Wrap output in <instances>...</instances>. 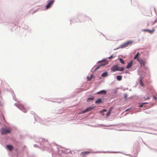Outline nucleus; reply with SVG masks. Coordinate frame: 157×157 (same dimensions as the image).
Segmentation results:
<instances>
[{
    "label": "nucleus",
    "instance_id": "1",
    "mask_svg": "<svg viewBox=\"0 0 157 157\" xmlns=\"http://www.w3.org/2000/svg\"><path fill=\"white\" fill-rule=\"evenodd\" d=\"M1 14H0V23L1 24L8 26L9 28L11 29L15 26H17L18 22L16 19H7L6 20L4 18H1Z\"/></svg>",
    "mask_w": 157,
    "mask_h": 157
},
{
    "label": "nucleus",
    "instance_id": "2",
    "mask_svg": "<svg viewBox=\"0 0 157 157\" xmlns=\"http://www.w3.org/2000/svg\"><path fill=\"white\" fill-rule=\"evenodd\" d=\"M137 61L139 63L140 67L143 68V69L146 71L148 69L147 67L145 66L146 61L144 58H140L139 60V61Z\"/></svg>",
    "mask_w": 157,
    "mask_h": 157
},
{
    "label": "nucleus",
    "instance_id": "3",
    "mask_svg": "<svg viewBox=\"0 0 157 157\" xmlns=\"http://www.w3.org/2000/svg\"><path fill=\"white\" fill-rule=\"evenodd\" d=\"M141 87L144 88L145 90L147 91V94H151V90L149 91V87L147 86V84L145 83H144L143 82L139 83Z\"/></svg>",
    "mask_w": 157,
    "mask_h": 157
},
{
    "label": "nucleus",
    "instance_id": "4",
    "mask_svg": "<svg viewBox=\"0 0 157 157\" xmlns=\"http://www.w3.org/2000/svg\"><path fill=\"white\" fill-rule=\"evenodd\" d=\"M55 2L51 0H48L47 2V4L45 6V10H47L50 8L54 3Z\"/></svg>",
    "mask_w": 157,
    "mask_h": 157
},
{
    "label": "nucleus",
    "instance_id": "5",
    "mask_svg": "<svg viewBox=\"0 0 157 157\" xmlns=\"http://www.w3.org/2000/svg\"><path fill=\"white\" fill-rule=\"evenodd\" d=\"M10 129L6 128H2L1 130V132L2 135H5L8 133H10Z\"/></svg>",
    "mask_w": 157,
    "mask_h": 157
},
{
    "label": "nucleus",
    "instance_id": "6",
    "mask_svg": "<svg viewBox=\"0 0 157 157\" xmlns=\"http://www.w3.org/2000/svg\"><path fill=\"white\" fill-rule=\"evenodd\" d=\"M70 25H71L72 23H75L76 22H81V21L80 19L78 18L77 16L76 17H73L70 19Z\"/></svg>",
    "mask_w": 157,
    "mask_h": 157
},
{
    "label": "nucleus",
    "instance_id": "7",
    "mask_svg": "<svg viewBox=\"0 0 157 157\" xmlns=\"http://www.w3.org/2000/svg\"><path fill=\"white\" fill-rule=\"evenodd\" d=\"M90 20L92 22V20L90 17L85 14L84 17L82 19V20L81 21V22H86V21H89Z\"/></svg>",
    "mask_w": 157,
    "mask_h": 157
},
{
    "label": "nucleus",
    "instance_id": "8",
    "mask_svg": "<svg viewBox=\"0 0 157 157\" xmlns=\"http://www.w3.org/2000/svg\"><path fill=\"white\" fill-rule=\"evenodd\" d=\"M109 62L106 61L105 62L101 63H98V66L96 67L98 70L101 67L105 66L109 64Z\"/></svg>",
    "mask_w": 157,
    "mask_h": 157
},
{
    "label": "nucleus",
    "instance_id": "9",
    "mask_svg": "<svg viewBox=\"0 0 157 157\" xmlns=\"http://www.w3.org/2000/svg\"><path fill=\"white\" fill-rule=\"evenodd\" d=\"M141 57V53L138 52L135 55L134 57V59L136 60L137 61H139V60Z\"/></svg>",
    "mask_w": 157,
    "mask_h": 157
},
{
    "label": "nucleus",
    "instance_id": "10",
    "mask_svg": "<svg viewBox=\"0 0 157 157\" xmlns=\"http://www.w3.org/2000/svg\"><path fill=\"white\" fill-rule=\"evenodd\" d=\"M138 75H140V76H142V77L144 78L146 76V73L143 70L140 71L138 70Z\"/></svg>",
    "mask_w": 157,
    "mask_h": 157
},
{
    "label": "nucleus",
    "instance_id": "11",
    "mask_svg": "<svg viewBox=\"0 0 157 157\" xmlns=\"http://www.w3.org/2000/svg\"><path fill=\"white\" fill-rule=\"evenodd\" d=\"M118 65L116 64L114 65L111 68V70L113 72L117 71V70H118Z\"/></svg>",
    "mask_w": 157,
    "mask_h": 157
},
{
    "label": "nucleus",
    "instance_id": "12",
    "mask_svg": "<svg viewBox=\"0 0 157 157\" xmlns=\"http://www.w3.org/2000/svg\"><path fill=\"white\" fill-rule=\"evenodd\" d=\"M142 31L144 32H147L151 34L154 32L155 29H143L142 30Z\"/></svg>",
    "mask_w": 157,
    "mask_h": 157
},
{
    "label": "nucleus",
    "instance_id": "13",
    "mask_svg": "<svg viewBox=\"0 0 157 157\" xmlns=\"http://www.w3.org/2000/svg\"><path fill=\"white\" fill-rule=\"evenodd\" d=\"M127 47V45L126 43V42L123 43L122 44H121V45H120L119 47H117V48H115L114 49V50H116L117 49H118L120 48H124Z\"/></svg>",
    "mask_w": 157,
    "mask_h": 157
},
{
    "label": "nucleus",
    "instance_id": "14",
    "mask_svg": "<svg viewBox=\"0 0 157 157\" xmlns=\"http://www.w3.org/2000/svg\"><path fill=\"white\" fill-rule=\"evenodd\" d=\"M95 102L96 104H102L103 103L104 101L101 98H100L96 100Z\"/></svg>",
    "mask_w": 157,
    "mask_h": 157
},
{
    "label": "nucleus",
    "instance_id": "15",
    "mask_svg": "<svg viewBox=\"0 0 157 157\" xmlns=\"http://www.w3.org/2000/svg\"><path fill=\"white\" fill-rule=\"evenodd\" d=\"M84 14L81 13H78L77 14V16L79 18L81 21H82V19L84 17Z\"/></svg>",
    "mask_w": 157,
    "mask_h": 157
},
{
    "label": "nucleus",
    "instance_id": "16",
    "mask_svg": "<svg viewBox=\"0 0 157 157\" xmlns=\"http://www.w3.org/2000/svg\"><path fill=\"white\" fill-rule=\"evenodd\" d=\"M10 92L11 93V94L12 95V96L13 97V100H14V101H16L18 102V101H17V99L15 97V95L14 93L13 90H11Z\"/></svg>",
    "mask_w": 157,
    "mask_h": 157
},
{
    "label": "nucleus",
    "instance_id": "17",
    "mask_svg": "<svg viewBox=\"0 0 157 157\" xmlns=\"http://www.w3.org/2000/svg\"><path fill=\"white\" fill-rule=\"evenodd\" d=\"M133 62L132 61H130L127 64L126 68H129L132 67L133 65Z\"/></svg>",
    "mask_w": 157,
    "mask_h": 157
},
{
    "label": "nucleus",
    "instance_id": "18",
    "mask_svg": "<svg viewBox=\"0 0 157 157\" xmlns=\"http://www.w3.org/2000/svg\"><path fill=\"white\" fill-rule=\"evenodd\" d=\"M107 90H102L97 92L96 94H105L106 93Z\"/></svg>",
    "mask_w": 157,
    "mask_h": 157
},
{
    "label": "nucleus",
    "instance_id": "19",
    "mask_svg": "<svg viewBox=\"0 0 157 157\" xmlns=\"http://www.w3.org/2000/svg\"><path fill=\"white\" fill-rule=\"evenodd\" d=\"M91 152L89 151H83L81 153V155L82 157H84L86 156L87 154H89Z\"/></svg>",
    "mask_w": 157,
    "mask_h": 157
},
{
    "label": "nucleus",
    "instance_id": "20",
    "mask_svg": "<svg viewBox=\"0 0 157 157\" xmlns=\"http://www.w3.org/2000/svg\"><path fill=\"white\" fill-rule=\"evenodd\" d=\"M133 42V41L132 40H128L126 42L127 47L132 45Z\"/></svg>",
    "mask_w": 157,
    "mask_h": 157
},
{
    "label": "nucleus",
    "instance_id": "21",
    "mask_svg": "<svg viewBox=\"0 0 157 157\" xmlns=\"http://www.w3.org/2000/svg\"><path fill=\"white\" fill-rule=\"evenodd\" d=\"M108 73L107 71H105L103 72L101 75V77L105 78L107 77L108 76Z\"/></svg>",
    "mask_w": 157,
    "mask_h": 157
},
{
    "label": "nucleus",
    "instance_id": "22",
    "mask_svg": "<svg viewBox=\"0 0 157 157\" xmlns=\"http://www.w3.org/2000/svg\"><path fill=\"white\" fill-rule=\"evenodd\" d=\"M94 98V96L91 95L89 96V97L87 99L86 101L87 102L93 100Z\"/></svg>",
    "mask_w": 157,
    "mask_h": 157
},
{
    "label": "nucleus",
    "instance_id": "23",
    "mask_svg": "<svg viewBox=\"0 0 157 157\" xmlns=\"http://www.w3.org/2000/svg\"><path fill=\"white\" fill-rule=\"evenodd\" d=\"M108 59L107 57H106L105 58H104L101 60H99V61H98L97 63V64H98L99 63H102V62L103 61H105V62L106 61H108L109 62L108 60H107Z\"/></svg>",
    "mask_w": 157,
    "mask_h": 157
},
{
    "label": "nucleus",
    "instance_id": "24",
    "mask_svg": "<svg viewBox=\"0 0 157 157\" xmlns=\"http://www.w3.org/2000/svg\"><path fill=\"white\" fill-rule=\"evenodd\" d=\"M14 105L17 108H24L23 107H25V106L24 105H23H23H21V102H20V108L19 106H18V104H17V103H15L14 104Z\"/></svg>",
    "mask_w": 157,
    "mask_h": 157
},
{
    "label": "nucleus",
    "instance_id": "25",
    "mask_svg": "<svg viewBox=\"0 0 157 157\" xmlns=\"http://www.w3.org/2000/svg\"><path fill=\"white\" fill-rule=\"evenodd\" d=\"M125 69V68L123 66L121 67H119L118 66V70H117V71H121Z\"/></svg>",
    "mask_w": 157,
    "mask_h": 157
},
{
    "label": "nucleus",
    "instance_id": "26",
    "mask_svg": "<svg viewBox=\"0 0 157 157\" xmlns=\"http://www.w3.org/2000/svg\"><path fill=\"white\" fill-rule=\"evenodd\" d=\"M122 76L121 75H117V76L116 79L118 81H121L122 79Z\"/></svg>",
    "mask_w": 157,
    "mask_h": 157
},
{
    "label": "nucleus",
    "instance_id": "27",
    "mask_svg": "<svg viewBox=\"0 0 157 157\" xmlns=\"http://www.w3.org/2000/svg\"><path fill=\"white\" fill-rule=\"evenodd\" d=\"M146 103V102H142L140 104H137L136 105V107H142L144 106V105Z\"/></svg>",
    "mask_w": 157,
    "mask_h": 157
},
{
    "label": "nucleus",
    "instance_id": "28",
    "mask_svg": "<svg viewBox=\"0 0 157 157\" xmlns=\"http://www.w3.org/2000/svg\"><path fill=\"white\" fill-rule=\"evenodd\" d=\"M118 59L120 62L122 64H124L125 63L123 59L121 58H118Z\"/></svg>",
    "mask_w": 157,
    "mask_h": 157
},
{
    "label": "nucleus",
    "instance_id": "29",
    "mask_svg": "<svg viewBox=\"0 0 157 157\" xmlns=\"http://www.w3.org/2000/svg\"><path fill=\"white\" fill-rule=\"evenodd\" d=\"M80 92H78L77 93L74 94L72 95H71L69 97V98H72L75 97L77 94V93H80Z\"/></svg>",
    "mask_w": 157,
    "mask_h": 157
},
{
    "label": "nucleus",
    "instance_id": "30",
    "mask_svg": "<svg viewBox=\"0 0 157 157\" xmlns=\"http://www.w3.org/2000/svg\"><path fill=\"white\" fill-rule=\"evenodd\" d=\"M7 147L10 151H11L13 148V146L11 145H7Z\"/></svg>",
    "mask_w": 157,
    "mask_h": 157
},
{
    "label": "nucleus",
    "instance_id": "31",
    "mask_svg": "<svg viewBox=\"0 0 157 157\" xmlns=\"http://www.w3.org/2000/svg\"><path fill=\"white\" fill-rule=\"evenodd\" d=\"M116 56H114L113 54H112L109 57H107L108 59H110V60H112L113 58L115 57Z\"/></svg>",
    "mask_w": 157,
    "mask_h": 157
},
{
    "label": "nucleus",
    "instance_id": "32",
    "mask_svg": "<svg viewBox=\"0 0 157 157\" xmlns=\"http://www.w3.org/2000/svg\"><path fill=\"white\" fill-rule=\"evenodd\" d=\"M144 100H147L150 99V96H148L147 97H146L145 96H144L142 98Z\"/></svg>",
    "mask_w": 157,
    "mask_h": 157
},
{
    "label": "nucleus",
    "instance_id": "33",
    "mask_svg": "<svg viewBox=\"0 0 157 157\" xmlns=\"http://www.w3.org/2000/svg\"><path fill=\"white\" fill-rule=\"evenodd\" d=\"M106 109H104L102 110V111H100V113L101 114H102L103 116L105 115V112H106Z\"/></svg>",
    "mask_w": 157,
    "mask_h": 157
},
{
    "label": "nucleus",
    "instance_id": "34",
    "mask_svg": "<svg viewBox=\"0 0 157 157\" xmlns=\"http://www.w3.org/2000/svg\"><path fill=\"white\" fill-rule=\"evenodd\" d=\"M144 78L142 77V76H140L139 78L138 79V81L139 83L142 82V79Z\"/></svg>",
    "mask_w": 157,
    "mask_h": 157
},
{
    "label": "nucleus",
    "instance_id": "35",
    "mask_svg": "<svg viewBox=\"0 0 157 157\" xmlns=\"http://www.w3.org/2000/svg\"><path fill=\"white\" fill-rule=\"evenodd\" d=\"M92 109H86L84 111H83L82 113H84Z\"/></svg>",
    "mask_w": 157,
    "mask_h": 157
},
{
    "label": "nucleus",
    "instance_id": "36",
    "mask_svg": "<svg viewBox=\"0 0 157 157\" xmlns=\"http://www.w3.org/2000/svg\"><path fill=\"white\" fill-rule=\"evenodd\" d=\"M111 111V109H109V111L106 113V117H108L109 116Z\"/></svg>",
    "mask_w": 157,
    "mask_h": 157
},
{
    "label": "nucleus",
    "instance_id": "37",
    "mask_svg": "<svg viewBox=\"0 0 157 157\" xmlns=\"http://www.w3.org/2000/svg\"><path fill=\"white\" fill-rule=\"evenodd\" d=\"M128 95L127 93H125L124 95V98L125 100H127L128 99Z\"/></svg>",
    "mask_w": 157,
    "mask_h": 157
},
{
    "label": "nucleus",
    "instance_id": "38",
    "mask_svg": "<svg viewBox=\"0 0 157 157\" xmlns=\"http://www.w3.org/2000/svg\"><path fill=\"white\" fill-rule=\"evenodd\" d=\"M95 66H94V67L92 68V69L90 70V71H91L92 72H94L98 70V69L97 68H96L94 69V70H93V68Z\"/></svg>",
    "mask_w": 157,
    "mask_h": 157
},
{
    "label": "nucleus",
    "instance_id": "39",
    "mask_svg": "<svg viewBox=\"0 0 157 157\" xmlns=\"http://www.w3.org/2000/svg\"><path fill=\"white\" fill-rule=\"evenodd\" d=\"M153 100H155V101H156L157 100V98L154 95L152 94Z\"/></svg>",
    "mask_w": 157,
    "mask_h": 157
},
{
    "label": "nucleus",
    "instance_id": "40",
    "mask_svg": "<svg viewBox=\"0 0 157 157\" xmlns=\"http://www.w3.org/2000/svg\"><path fill=\"white\" fill-rule=\"evenodd\" d=\"M90 77L91 79H92V78H95V76L93 74H91Z\"/></svg>",
    "mask_w": 157,
    "mask_h": 157
},
{
    "label": "nucleus",
    "instance_id": "41",
    "mask_svg": "<svg viewBox=\"0 0 157 157\" xmlns=\"http://www.w3.org/2000/svg\"><path fill=\"white\" fill-rule=\"evenodd\" d=\"M144 55H146L147 56H148L149 55V52L148 51H146L144 52Z\"/></svg>",
    "mask_w": 157,
    "mask_h": 157
},
{
    "label": "nucleus",
    "instance_id": "42",
    "mask_svg": "<svg viewBox=\"0 0 157 157\" xmlns=\"http://www.w3.org/2000/svg\"><path fill=\"white\" fill-rule=\"evenodd\" d=\"M64 101H57L56 103H57L59 104H60L61 103H63Z\"/></svg>",
    "mask_w": 157,
    "mask_h": 157
},
{
    "label": "nucleus",
    "instance_id": "43",
    "mask_svg": "<svg viewBox=\"0 0 157 157\" xmlns=\"http://www.w3.org/2000/svg\"><path fill=\"white\" fill-rule=\"evenodd\" d=\"M51 98H44V99L45 100H46L47 101H52L51 100Z\"/></svg>",
    "mask_w": 157,
    "mask_h": 157
},
{
    "label": "nucleus",
    "instance_id": "44",
    "mask_svg": "<svg viewBox=\"0 0 157 157\" xmlns=\"http://www.w3.org/2000/svg\"><path fill=\"white\" fill-rule=\"evenodd\" d=\"M86 78L87 79V80L88 81H90L91 79L90 77L89 76H87Z\"/></svg>",
    "mask_w": 157,
    "mask_h": 157
},
{
    "label": "nucleus",
    "instance_id": "45",
    "mask_svg": "<svg viewBox=\"0 0 157 157\" xmlns=\"http://www.w3.org/2000/svg\"><path fill=\"white\" fill-rule=\"evenodd\" d=\"M105 81V80H104V79H103L101 80L99 82V84H101L102 82H104Z\"/></svg>",
    "mask_w": 157,
    "mask_h": 157
},
{
    "label": "nucleus",
    "instance_id": "46",
    "mask_svg": "<svg viewBox=\"0 0 157 157\" xmlns=\"http://www.w3.org/2000/svg\"><path fill=\"white\" fill-rule=\"evenodd\" d=\"M86 108H95L94 107L90 106L87 107H86Z\"/></svg>",
    "mask_w": 157,
    "mask_h": 157
},
{
    "label": "nucleus",
    "instance_id": "47",
    "mask_svg": "<svg viewBox=\"0 0 157 157\" xmlns=\"http://www.w3.org/2000/svg\"><path fill=\"white\" fill-rule=\"evenodd\" d=\"M154 11H155V13L157 15V13L156 11V9L155 7H154Z\"/></svg>",
    "mask_w": 157,
    "mask_h": 157
},
{
    "label": "nucleus",
    "instance_id": "48",
    "mask_svg": "<svg viewBox=\"0 0 157 157\" xmlns=\"http://www.w3.org/2000/svg\"><path fill=\"white\" fill-rule=\"evenodd\" d=\"M113 93L115 94H116L117 93V90H115L113 91Z\"/></svg>",
    "mask_w": 157,
    "mask_h": 157
},
{
    "label": "nucleus",
    "instance_id": "49",
    "mask_svg": "<svg viewBox=\"0 0 157 157\" xmlns=\"http://www.w3.org/2000/svg\"><path fill=\"white\" fill-rule=\"evenodd\" d=\"M157 22V18H156L155 20L154 21V23H155L156 22Z\"/></svg>",
    "mask_w": 157,
    "mask_h": 157
},
{
    "label": "nucleus",
    "instance_id": "50",
    "mask_svg": "<svg viewBox=\"0 0 157 157\" xmlns=\"http://www.w3.org/2000/svg\"><path fill=\"white\" fill-rule=\"evenodd\" d=\"M100 33L102 34V35L105 37V38H106V36L104 34H103L102 33L100 32Z\"/></svg>",
    "mask_w": 157,
    "mask_h": 157
},
{
    "label": "nucleus",
    "instance_id": "51",
    "mask_svg": "<svg viewBox=\"0 0 157 157\" xmlns=\"http://www.w3.org/2000/svg\"><path fill=\"white\" fill-rule=\"evenodd\" d=\"M138 83L137 82H136V85L134 86V87H136L137 86V85Z\"/></svg>",
    "mask_w": 157,
    "mask_h": 157
},
{
    "label": "nucleus",
    "instance_id": "52",
    "mask_svg": "<svg viewBox=\"0 0 157 157\" xmlns=\"http://www.w3.org/2000/svg\"><path fill=\"white\" fill-rule=\"evenodd\" d=\"M52 102L56 103L57 101H52Z\"/></svg>",
    "mask_w": 157,
    "mask_h": 157
},
{
    "label": "nucleus",
    "instance_id": "53",
    "mask_svg": "<svg viewBox=\"0 0 157 157\" xmlns=\"http://www.w3.org/2000/svg\"><path fill=\"white\" fill-rule=\"evenodd\" d=\"M98 78H99V79H101V78H101V76H99V77H98Z\"/></svg>",
    "mask_w": 157,
    "mask_h": 157
},
{
    "label": "nucleus",
    "instance_id": "54",
    "mask_svg": "<svg viewBox=\"0 0 157 157\" xmlns=\"http://www.w3.org/2000/svg\"><path fill=\"white\" fill-rule=\"evenodd\" d=\"M128 71H126L125 72V73L126 74V73H128Z\"/></svg>",
    "mask_w": 157,
    "mask_h": 157
},
{
    "label": "nucleus",
    "instance_id": "55",
    "mask_svg": "<svg viewBox=\"0 0 157 157\" xmlns=\"http://www.w3.org/2000/svg\"><path fill=\"white\" fill-rule=\"evenodd\" d=\"M128 88H125L124 89V90H128Z\"/></svg>",
    "mask_w": 157,
    "mask_h": 157
},
{
    "label": "nucleus",
    "instance_id": "56",
    "mask_svg": "<svg viewBox=\"0 0 157 157\" xmlns=\"http://www.w3.org/2000/svg\"><path fill=\"white\" fill-rule=\"evenodd\" d=\"M0 105L2 107V104L1 103H0Z\"/></svg>",
    "mask_w": 157,
    "mask_h": 157
},
{
    "label": "nucleus",
    "instance_id": "57",
    "mask_svg": "<svg viewBox=\"0 0 157 157\" xmlns=\"http://www.w3.org/2000/svg\"><path fill=\"white\" fill-rule=\"evenodd\" d=\"M36 11H37V10H36V11L34 10L33 12V13H35L36 12Z\"/></svg>",
    "mask_w": 157,
    "mask_h": 157
},
{
    "label": "nucleus",
    "instance_id": "58",
    "mask_svg": "<svg viewBox=\"0 0 157 157\" xmlns=\"http://www.w3.org/2000/svg\"><path fill=\"white\" fill-rule=\"evenodd\" d=\"M129 109H126V110H125V111H128V110H129Z\"/></svg>",
    "mask_w": 157,
    "mask_h": 157
},
{
    "label": "nucleus",
    "instance_id": "59",
    "mask_svg": "<svg viewBox=\"0 0 157 157\" xmlns=\"http://www.w3.org/2000/svg\"><path fill=\"white\" fill-rule=\"evenodd\" d=\"M109 108H113V106H111Z\"/></svg>",
    "mask_w": 157,
    "mask_h": 157
},
{
    "label": "nucleus",
    "instance_id": "60",
    "mask_svg": "<svg viewBox=\"0 0 157 157\" xmlns=\"http://www.w3.org/2000/svg\"><path fill=\"white\" fill-rule=\"evenodd\" d=\"M129 108H133V107L132 106L131 107H130Z\"/></svg>",
    "mask_w": 157,
    "mask_h": 157
},
{
    "label": "nucleus",
    "instance_id": "61",
    "mask_svg": "<svg viewBox=\"0 0 157 157\" xmlns=\"http://www.w3.org/2000/svg\"><path fill=\"white\" fill-rule=\"evenodd\" d=\"M118 108H122V107L120 106V107H119Z\"/></svg>",
    "mask_w": 157,
    "mask_h": 157
},
{
    "label": "nucleus",
    "instance_id": "62",
    "mask_svg": "<svg viewBox=\"0 0 157 157\" xmlns=\"http://www.w3.org/2000/svg\"><path fill=\"white\" fill-rule=\"evenodd\" d=\"M58 99V98H57L56 99ZM61 99V98H60V99Z\"/></svg>",
    "mask_w": 157,
    "mask_h": 157
},
{
    "label": "nucleus",
    "instance_id": "63",
    "mask_svg": "<svg viewBox=\"0 0 157 157\" xmlns=\"http://www.w3.org/2000/svg\"><path fill=\"white\" fill-rule=\"evenodd\" d=\"M123 73V72H121V74H122Z\"/></svg>",
    "mask_w": 157,
    "mask_h": 157
}]
</instances>
